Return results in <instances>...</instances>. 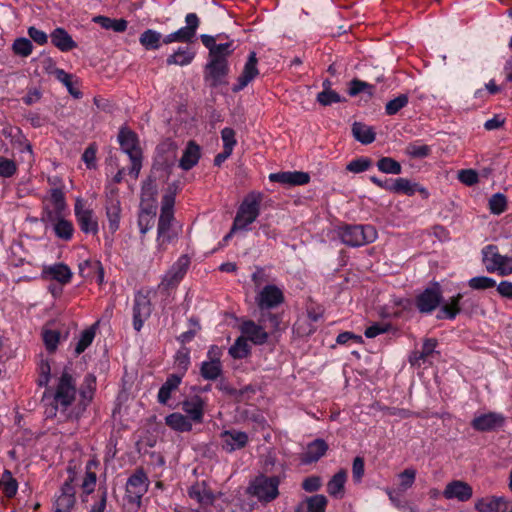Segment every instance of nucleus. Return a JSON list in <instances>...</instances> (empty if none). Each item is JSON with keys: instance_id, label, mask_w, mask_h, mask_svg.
Masks as SVG:
<instances>
[{"instance_id": "nucleus-1", "label": "nucleus", "mask_w": 512, "mask_h": 512, "mask_svg": "<svg viewBox=\"0 0 512 512\" xmlns=\"http://www.w3.org/2000/svg\"><path fill=\"white\" fill-rule=\"evenodd\" d=\"M96 389L97 378L93 373H87L80 387L77 388L76 378L68 368H64L57 381L49 414L55 416L58 410L67 411L76 401L77 393H79V400L73 413L76 418H80L92 403Z\"/></svg>"}, {"instance_id": "nucleus-2", "label": "nucleus", "mask_w": 512, "mask_h": 512, "mask_svg": "<svg viewBox=\"0 0 512 512\" xmlns=\"http://www.w3.org/2000/svg\"><path fill=\"white\" fill-rule=\"evenodd\" d=\"M263 198V193L258 191H251L244 197L237 209L232 224V231H247L249 229V226L260 215Z\"/></svg>"}, {"instance_id": "nucleus-3", "label": "nucleus", "mask_w": 512, "mask_h": 512, "mask_svg": "<svg viewBox=\"0 0 512 512\" xmlns=\"http://www.w3.org/2000/svg\"><path fill=\"white\" fill-rule=\"evenodd\" d=\"M149 478L142 467L137 468L128 478L125 489V500L128 511L137 512L142 503L143 496L147 493Z\"/></svg>"}, {"instance_id": "nucleus-4", "label": "nucleus", "mask_w": 512, "mask_h": 512, "mask_svg": "<svg viewBox=\"0 0 512 512\" xmlns=\"http://www.w3.org/2000/svg\"><path fill=\"white\" fill-rule=\"evenodd\" d=\"M338 236L343 244L360 247L374 242L378 233L376 228L370 224H344L338 227Z\"/></svg>"}, {"instance_id": "nucleus-5", "label": "nucleus", "mask_w": 512, "mask_h": 512, "mask_svg": "<svg viewBox=\"0 0 512 512\" xmlns=\"http://www.w3.org/2000/svg\"><path fill=\"white\" fill-rule=\"evenodd\" d=\"M279 476H257L249 486V492L261 503H270L279 496Z\"/></svg>"}, {"instance_id": "nucleus-6", "label": "nucleus", "mask_w": 512, "mask_h": 512, "mask_svg": "<svg viewBox=\"0 0 512 512\" xmlns=\"http://www.w3.org/2000/svg\"><path fill=\"white\" fill-rule=\"evenodd\" d=\"M443 302V293L439 283L435 282L432 286L425 288L416 295L414 305L421 314L430 315Z\"/></svg>"}, {"instance_id": "nucleus-7", "label": "nucleus", "mask_w": 512, "mask_h": 512, "mask_svg": "<svg viewBox=\"0 0 512 512\" xmlns=\"http://www.w3.org/2000/svg\"><path fill=\"white\" fill-rule=\"evenodd\" d=\"M174 215L160 214L157 224L156 244L159 251H165L169 244L177 241L180 228L176 226Z\"/></svg>"}, {"instance_id": "nucleus-8", "label": "nucleus", "mask_w": 512, "mask_h": 512, "mask_svg": "<svg viewBox=\"0 0 512 512\" xmlns=\"http://www.w3.org/2000/svg\"><path fill=\"white\" fill-rule=\"evenodd\" d=\"M230 72V65L227 59L209 58L204 69V78L209 86L216 88L226 83L225 78Z\"/></svg>"}, {"instance_id": "nucleus-9", "label": "nucleus", "mask_w": 512, "mask_h": 512, "mask_svg": "<svg viewBox=\"0 0 512 512\" xmlns=\"http://www.w3.org/2000/svg\"><path fill=\"white\" fill-rule=\"evenodd\" d=\"M133 328L135 331L140 332L144 322L151 316L152 303L149 297V292L144 293L138 291L134 296L133 302Z\"/></svg>"}, {"instance_id": "nucleus-10", "label": "nucleus", "mask_w": 512, "mask_h": 512, "mask_svg": "<svg viewBox=\"0 0 512 512\" xmlns=\"http://www.w3.org/2000/svg\"><path fill=\"white\" fill-rule=\"evenodd\" d=\"M74 214L82 232L86 234H97L99 231L98 221L94 217L92 209L86 207V201L77 198L74 205Z\"/></svg>"}, {"instance_id": "nucleus-11", "label": "nucleus", "mask_w": 512, "mask_h": 512, "mask_svg": "<svg viewBox=\"0 0 512 512\" xmlns=\"http://www.w3.org/2000/svg\"><path fill=\"white\" fill-rule=\"evenodd\" d=\"M284 301L283 291L274 284L264 286L255 297L258 309H275Z\"/></svg>"}, {"instance_id": "nucleus-12", "label": "nucleus", "mask_w": 512, "mask_h": 512, "mask_svg": "<svg viewBox=\"0 0 512 512\" xmlns=\"http://www.w3.org/2000/svg\"><path fill=\"white\" fill-rule=\"evenodd\" d=\"M200 40L205 48L208 49V57L216 59H227L235 51L234 40L225 43H216V37L208 34H201Z\"/></svg>"}, {"instance_id": "nucleus-13", "label": "nucleus", "mask_w": 512, "mask_h": 512, "mask_svg": "<svg viewBox=\"0 0 512 512\" xmlns=\"http://www.w3.org/2000/svg\"><path fill=\"white\" fill-rule=\"evenodd\" d=\"M221 447L227 453L241 450L249 443V436L244 431L236 429L224 430L220 433Z\"/></svg>"}, {"instance_id": "nucleus-14", "label": "nucleus", "mask_w": 512, "mask_h": 512, "mask_svg": "<svg viewBox=\"0 0 512 512\" xmlns=\"http://www.w3.org/2000/svg\"><path fill=\"white\" fill-rule=\"evenodd\" d=\"M73 477H69L60 488V494L54 502V512H70L76 502V489Z\"/></svg>"}, {"instance_id": "nucleus-15", "label": "nucleus", "mask_w": 512, "mask_h": 512, "mask_svg": "<svg viewBox=\"0 0 512 512\" xmlns=\"http://www.w3.org/2000/svg\"><path fill=\"white\" fill-rule=\"evenodd\" d=\"M118 143L121 150L128 155V157L142 155V150L139 143V137L136 132L127 126H122L119 129L117 136Z\"/></svg>"}, {"instance_id": "nucleus-16", "label": "nucleus", "mask_w": 512, "mask_h": 512, "mask_svg": "<svg viewBox=\"0 0 512 512\" xmlns=\"http://www.w3.org/2000/svg\"><path fill=\"white\" fill-rule=\"evenodd\" d=\"M189 263L187 256H181L166 273L161 286L166 290L176 287L186 275Z\"/></svg>"}, {"instance_id": "nucleus-17", "label": "nucleus", "mask_w": 512, "mask_h": 512, "mask_svg": "<svg viewBox=\"0 0 512 512\" xmlns=\"http://www.w3.org/2000/svg\"><path fill=\"white\" fill-rule=\"evenodd\" d=\"M270 182L286 186H303L310 182V175L304 171H280L268 176Z\"/></svg>"}, {"instance_id": "nucleus-18", "label": "nucleus", "mask_w": 512, "mask_h": 512, "mask_svg": "<svg viewBox=\"0 0 512 512\" xmlns=\"http://www.w3.org/2000/svg\"><path fill=\"white\" fill-rule=\"evenodd\" d=\"M505 418L502 414L488 412L476 416L471 421V427L478 432H491L503 426Z\"/></svg>"}, {"instance_id": "nucleus-19", "label": "nucleus", "mask_w": 512, "mask_h": 512, "mask_svg": "<svg viewBox=\"0 0 512 512\" xmlns=\"http://www.w3.org/2000/svg\"><path fill=\"white\" fill-rule=\"evenodd\" d=\"M442 495L447 500L456 499L459 502H467L472 498L473 488L465 481L452 480L446 485Z\"/></svg>"}, {"instance_id": "nucleus-20", "label": "nucleus", "mask_w": 512, "mask_h": 512, "mask_svg": "<svg viewBox=\"0 0 512 512\" xmlns=\"http://www.w3.org/2000/svg\"><path fill=\"white\" fill-rule=\"evenodd\" d=\"M475 509L478 512H512V500L504 496H491L477 500Z\"/></svg>"}, {"instance_id": "nucleus-21", "label": "nucleus", "mask_w": 512, "mask_h": 512, "mask_svg": "<svg viewBox=\"0 0 512 512\" xmlns=\"http://www.w3.org/2000/svg\"><path fill=\"white\" fill-rule=\"evenodd\" d=\"M257 64L258 59L256 53L254 51H251L248 55L243 71L237 79V83L232 88L233 92L237 93L242 91L250 82H252L259 75Z\"/></svg>"}, {"instance_id": "nucleus-22", "label": "nucleus", "mask_w": 512, "mask_h": 512, "mask_svg": "<svg viewBox=\"0 0 512 512\" xmlns=\"http://www.w3.org/2000/svg\"><path fill=\"white\" fill-rule=\"evenodd\" d=\"M240 332L248 340L255 345H263L267 342L269 335L265 331L263 325L253 320H244L239 326Z\"/></svg>"}, {"instance_id": "nucleus-23", "label": "nucleus", "mask_w": 512, "mask_h": 512, "mask_svg": "<svg viewBox=\"0 0 512 512\" xmlns=\"http://www.w3.org/2000/svg\"><path fill=\"white\" fill-rule=\"evenodd\" d=\"M483 262L488 272L500 271L504 273V265L507 258L501 255L498 247L494 244H489L482 249Z\"/></svg>"}, {"instance_id": "nucleus-24", "label": "nucleus", "mask_w": 512, "mask_h": 512, "mask_svg": "<svg viewBox=\"0 0 512 512\" xmlns=\"http://www.w3.org/2000/svg\"><path fill=\"white\" fill-rule=\"evenodd\" d=\"M464 296V294L457 293L450 297L447 301L443 300L436 318L438 320H455L459 314L463 313L461 299L464 298Z\"/></svg>"}, {"instance_id": "nucleus-25", "label": "nucleus", "mask_w": 512, "mask_h": 512, "mask_svg": "<svg viewBox=\"0 0 512 512\" xmlns=\"http://www.w3.org/2000/svg\"><path fill=\"white\" fill-rule=\"evenodd\" d=\"M205 405V400L202 397L194 395L182 402V410L187 414L186 417L191 422L201 424L204 420Z\"/></svg>"}, {"instance_id": "nucleus-26", "label": "nucleus", "mask_w": 512, "mask_h": 512, "mask_svg": "<svg viewBox=\"0 0 512 512\" xmlns=\"http://www.w3.org/2000/svg\"><path fill=\"white\" fill-rule=\"evenodd\" d=\"M328 444L324 439L317 438L308 443L306 450L300 455V462L303 465H310L320 460L328 450Z\"/></svg>"}, {"instance_id": "nucleus-27", "label": "nucleus", "mask_w": 512, "mask_h": 512, "mask_svg": "<svg viewBox=\"0 0 512 512\" xmlns=\"http://www.w3.org/2000/svg\"><path fill=\"white\" fill-rule=\"evenodd\" d=\"M395 193L403 194L406 196H413L416 193H419L421 198L426 200L429 198L430 193L428 189L417 182H412L407 178H397L395 179Z\"/></svg>"}, {"instance_id": "nucleus-28", "label": "nucleus", "mask_w": 512, "mask_h": 512, "mask_svg": "<svg viewBox=\"0 0 512 512\" xmlns=\"http://www.w3.org/2000/svg\"><path fill=\"white\" fill-rule=\"evenodd\" d=\"M42 274L45 278L57 281L61 285L71 282L73 273L68 265L64 263H56L43 268Z\"/></svg>"}, {"instance_id": "nucleus-29", "label": "nucleus", "mask_w": 512, "mask_h": 512, "mask_svg": "<svg viewBox=\"0 0 512 512\" xmlns=\"http://www.w3.org/2000/svg\"><path fill=\"white\" fill-rule=\"evenodd\" d=\"M186 26L175 31L178 42L189 43L196 36L197 29L200 25V19L196 13H188L185 16Z\"/></svg>"}, {"instance_id": "nucleus-30", "label": "nucleus", "mask_w": 512, "mask_h": 512, "mask_svg": "<svg viewBox=\"0 0 512 512\" xmlns=\"http://www.w3.org/2000/svg\"><path fill=\"white\" fill-rule=\"evenodd\" d=\"M201 157V148L193 140L189 141L179 160V167L184 171L191 170L196 166Z\"/></svg>"}, {"instance_id": "nucleus-31", "label": "nucleus", "mask_w": 512, "mask_h": 512, "mask_svg": "<svg viewBox=\"0 0 512 512\" xmlns=\"http://www.w3.org/2000/svg\"><path fill=\"white\" fill-rule=\"evenodd\" d=\"M50 38L52 44L61 52H69L77 47V43L64 28H55L50 34Z\"/></svg>"}, {"instance_id": "nucleus-32", "label": "nucleus", "mask_w": 512, "mask_h": 512, "mask_svg": "<svg viewBox=\"0 0 512 512\" xmlns=\"http://www.w3.org/2000/svg\"><path fill=\"white\" fill-rule=\"evenodd\" d=\"M182 382V375L170 374L158 391L157 400L160 404L166 405L171 399L174 391L178 390Z\"/></svg>"}, {"instance_id": "nucleus-33", "label": "nucleus", "mask_w": 512, "mask_h": 512, "mask_svg": "<svg viewBox=\"0 0 512 512\" xmlns=\"http://www.w3.org/2000/svg\"><path fill=\"white\" fill-rule=\"evenodd\" d=\"M106 216L108 220V229L114 234L120 226L121 205L118 199L110 198L106 203Z\"/></svg>"}, {"instance_id": "nucleus-34", "label": "nucleus", "mask_w": 512, "mask_h": 512, "mask_svg": "<svg viewBox=\"0 0 512 512\" xmlns=\"http://www.w3.org/2000/svg\"><path fill=\"white\" fill-rule=\"evenodd\" d=\"M352 134L354 138L364 145L375 141L376 133L373 127L361 122H354L352 125Z\"/></svg>"}, {"instance_id": "nucleus-35", "label": "nucleus", "mask_w": 512, "mask_h": 512, "mask_svg": "<svg viewBox=\"0 0 512 512\" xmlns=\"http://www.w3.org/2000/svg\"><path fill=\"white\" fill-rule=\"evenodd\" d=\"M223 372V365L221 361H203L200 364L199 374L204 380H217Z\"/></svg>"}, {"instance_id": "nucleus-36", "label": "nucleus", "mask_w": 512, "mask_h": 512, "mask_svg": "<svg viewBox=\"0 0 512 512\" xmlns=\"http://www.w3.org/2000/svg\"><path fill=\"white\" fill-rule=\"evenodd\" d=\"M195 58V52L189 47H179L173 54L169 55L166 59L167 65H189Z\"/></svg>"}, {"instance_id": "nucleus-37", "label": "nucleus", "mask_w": 512, "mask_h": 512, "mask_svg": "<svg viewBox=\"0 0 512 512\" xmlns=\"http://www.w3.org/2000/svg\"><path fill=\"white\" fill-rule=\"evenodd\" d=\"M165 423L177 432H190L192 422L183 414L174 412L165 417Z\"/></svg>"}, {"instance_id": "nucleus-38", "label": "nucleus", "mask_w": 512, "mask_h": 512, "mask_svg": "<svg viewBox=\"0 0 512 512\" xmlns=\"http://www.w3.org/2000/svg\"><path fill=\"white\" fill-rule=\"evenodd\" d=\"M162 34L153 29H147L141 33L139 43L147 51L158 50L161 47Z\"/></svg>"}, {"instance_id": "nucleus-39", "label": "nucleus", "mask_w": 512, "mask_h": 512, "mask_svg": "<svg viewBox=\"0 0 512 512\" xmlns=\"http://www.w3.org/2000/svg\"><path fill=\"white\" fill-rule=\"evenodd\" d=\"M93 22L100 25L102 28L106 30H113L114 32L122 33L126 31L128 22L121 19H112L107 16L99 15L93 18Z\"/></svg>"}, {"instance_id": "nucleus-40", "label": "nucleus", "mask_w": 512, "mask_h": 512, "mask_svg": "<svg viewBox=\"0 0 512 512\" xmlns=\"http://www.w3.org/2000/svg\"><path fill=\"white\" fill-rule=\"evenodd\" d=\"M54 75L56 79L67 88L69 94L72 97H74L75 99L82 98L83 93L80 91L78 87L75 86L72 74L67 73L65 70L61 68H56L54 71Z\"/></svg>"}, {"instance_id": "nucleus-41", "label": "nucleus", "mask_w": 512, "mask_h": 512, "mask_svg": "<svg viewBox=\"0 0 512 512\" xmlns=\"http://www.w3.org/2000/svg\"><path fill=\"white\" fill-rule=\"evenodd\" d=\"M346 479L347 473L345 470H340L334 474L327 484V492L329 495L335 498L341 497Z\"/></svg>"}, {"instance_id": "nucleus-42", "label": "nucleus", "mask_w": 512, "mask_h": 512, "mask_svg": "<svg viewBox=\"0 0 512 512\" xmlns=\"http://www.w3.org/2000/svg\"><path fill=\"white\" fill-rule=\"evenodd\" d=\"M190 348L186 346H182L175 354L174 365L178 371V375H182L184 377L185 373L188 371L191 358H190Z\"/></svg>"}, {"instance_id": "nucleus-43", "label": "nucleus", "mask_w": 512, "mask_h": 512, "mask_svg": "<svg viewBox=\"0 0 512 512\" xmlns=\"http://www.w3.org/2000/svg\"><path fill=\"white\" fill-rule=\"evenodd\" d=\"M53 230L56 237L64 241H70L75 231L73 223L63 217L57 219L53 225Z\"/></svg>"}, {"instance_id": "nucleus-44", "label": "nucleus", "mask_w": 512, "mask_h": 512, "mask_svg": "<svg viewBox=\"0 0 512 512\" xmlns=\"http://www.w3.org/2000/svg\"><path fill=\"white\" fill-rule=\"evenodd\" d=\"M273 309H259L258 322L263 325L264 328L270 327L272 330H278L282 321V315L279 313H273Z\"/></svg>"}, {"instance_id": "nucleus-45", "label": "nucleus", "mask_w": 512, "mask_h": 512, "mask_svg": "<svg viewBox=\"0 0 512 512\" xmlns=\"http://www.w3.org/2000/svg\"><path fill=\"white\" fill-rule=\"evenodd\" d=\"M96 335L95 325L83 330L75 345V355L79 356L82 354L93 342Z\"/></svg>"}, {"instance_id": "nucleus-46", "label": "nucleus", "mask_w": 512, "mask_h": 512, "mask_svg": "<svg viewBox=\"0 0 512 512\" xmlns=\"http://www.w3.org/2000/svg\"><path fill=\"white\" fill-rule=\"evenodd\" d=\"M0 488L4 495L9 499L15 497L17 494L18 482L9 470H5L3 472L0 480Z\"/></svg>"}, {"instance_id": "nucleus-47", "label": "nucleus", "mask_w": 512, "mask_h": 512, "mask_svg": "<svg viewBox=\"0 0 512 512\" xmlns=\"http://www.w3.org/2000/svg\"><path fill=\"white\" fill-rule=\"evenodd\" d=\"M248 340L242 335L238 337L234 344L229 348V355L234 359H243L250 354Z\"/></svg>"}, {"instance_id": "nucleus-48", "label": "nucleus", "mask_w": 512, "mask_h": 512, "mask_svg": "<svg viewBox=\"0 0 512 512\" xmlns=\"http://www.w3.org/2000/svg\"><path fill=\"white\" fill-rule=\"evenodd\" d=\"M417 471L415 468L409 467L404 469L398 474L399 484L397 489L398 492H405L410 489L416 480Z\"/></svg>"}, {"instance_id": "nucleus-49", "label": "nucleus", "mask_w": 512, "mask_h": 512, "mask_svg": "<svg viewBox=\"0 0 512 512\" xmlns=\"http://www.w3.org/2000/svg\"><path fill=\"white\" fill-rule=\"evenodd\" d=\"M405 154L414 159L426 158L431 154V147L414 141L406 146Z\"/></svg>"}, {"instance_id": "nucleus-50", "label": "nucleus", "mask_w": 512, "mask_h": 512, "mask_svg": "<svg viewBox=\"0 0 512 512\" xmlns=\"http://www.w3.org/2000/svg\"><path fill=\"white\" fill-rule=\"evenodd\" d=\"M377 168L382 173L399 175L402 173L401 164L391 157H381L377 161Z\"/></svg>"}, {"instance_id": "nucleus-51", "label": "nucleus", "mask_w": 512, "mask_h": 512, "mask_svg": "<svg viewBox=\"0 0 512 512\" xmlns=\"http://www.w3.org/2000/svg\"><path fill=\"white\" fill-rule=\"evenodd\" d=\"M507 197L503 193L493 194L488 201V208L491 214L500 215L507 210Z\"/></svg>"}, {"instance_id": "nucleus-52", "label": "nucleus", "mask_w": 512, "mask_h": 512, "mask_svg": "<svg viewBox=\"0 0 512 512\" xmlns=\"http://www.w3.org/2000/svg\"><path fill=\"white\" fill-rule=\"evenodd\" d=\"M37 385L39 387H48L51 380V366L48 359H41L37 366Z\"/></svg>"}, {"instance_id": "nucleus-53", "label": "nucleus", "mask_w": 512, "mask_h": 512, "mask_svg": "<svg viewBox=\"0 0 512 512\" xmlns=\"http://www.w3.org/2000/svg\"><path fill=\"white\" fill-rule=\"evenodd\" d=\"M409 102V98L406 94H400L396 98L388 101L385 106V113L388 116L397 114L402 108H404Z\"/></svg>"}, {"instance_id": "nucleus-54", "label": "nucleus", "mask_w": 512, "mask_h": 512, "mask_svg": "<svg viewBox=\"0 0 512 512\" xmlns=\"http://www.w3.org/2000/svg\"><path fill=\"white\" fill-rule=\"evenodd\" d=\"M50 200L58 215H62L66 209L65 194L61 187H55L50 190Z\"/></svg>"}, {"instance_id": "nucleus-55", "label": "nucleus", "mask_w": 512, "mask_h": 512, "mask_svg": "<svg viewBox=\"0 0 512 512\" xmlns=\"http://www.w3.org/2000/svg\"><path fill=\"white\" fill-rule=\"evenodd\" d=\"M316 100L322 106H330V105H332L334 103H340V102L345 101V98H343L335 90H327V91L319 92L317 94Z\"/></svg>"}, {"instance_id": "nucleus-56", "label": "nucleus", "mask_w": 512, "mask_h": 512, "mask_svg": "<svg viewBox=\"0 0 512 512\" xmlns=\"http://www.w3.org/2000/svg\"><path fill=\"white\" fill-rule=\"evenodd\" d=\"M412 300L409 298H399L394 301V305L396 309L392 311L391 313L382 312L381 316L383 318L386 317H394L399 318L402 315L403 311H410L412 308Z\"/></svg>"}, {"instance_id": "nucleus-57", "label": "nucleus", "mask_w": 512, "mask_h": 512, "mask_svg": "<svg viewBox=\"0 0 512 512\" xmlns=\"http://www.w3.org/2000/svg\"><path fill=\"white\" fill-rule=\"evenodd\" d=\"M13 52L21 57H28L33 51L31 40L20 37L17 38L12 45Z\"/></svg>"}, {"instance_id": "nucleus-58", "label": "nucleus", "mask_w": 512, "mask_h": 512, "mask_svg": "<svg viewBox=\"0 0 512 512\" xmlns=\"http://www.w3.org/2000/svg\"><path fill=\"white\" fill-rule=\"evenodd\" d=\"M307 512H325L328 500L324 495L316 494L306 500Z\"/></svg>"}, {"instance_id": "nucleus-59", "label": "nucleus", "mask_w": 512, "mask_h": 512, "mask_svg": "<svg viewBox=\"0 0 512 512\" xmlns=\"http://www.w3.org/2000/svg\"><path fill=\"white\" fill-rule=\"evenodd\" d=\"M18 171V165L13 159L0 156V177L12 178Z\"/></svg>"}, {"instance_id": "nucleus-60", "label": "nucleus", "mask_w": 512, "mask_h": 512, "mask_svg": "<svg viewBox=\"0 0 512 512\" xmlns=\"http://www.w3.org/2000/svg\"><path fill=\"white\" fill-rule=\"evenodd\" d=\"M438 345V341L435 338H426L423 342L422 349L420 350V354H418L419 358H423V363H430V358L437 353L436 347Z\"/></svg>"}, {"instance_id": "nucleus-61", "label": "nucleus", "mask_w": 512, "mask_h": 512, "mask_svg": "<svg viewBox=\"0 0 512 512\" xmlns=\"http://www.w3.org/2000/svg\"><path fill=\"white\" fill-rule=\"evenodd\" d=\"M468 285L473 290H486L496 286V281L487 276H476L468 281Z\"/></svg>"}, {"instance_id": "nucleus-62", "label": "nucleus", "mask_w": 512, "mask_h": 512, "mask_svg": "<svg viewBox=\"0 0 512 512\" xmlns=\"http://www.w3.org/2000/svg\"><path fill=\"white\" fill-rule=\"evenodd\" d=\"M372 166V160L368 157H358L351 160L346 169L352 173H361L367 171Z\"/></svg>"}, {"instance_id": "nucleus-63", "label": "nucleus", "mask_w": 512, "mask_h": 512, "mask_svg": "<svg viewBox=\"0 0 512 512\" xmlns=\"http://www.w3.org/2000/svg\"><path fill=\"white\" fill-rule=\"evenodd\" d=\"M392 329L391 323L375 322L365 329L364 335L367 338H375L380 334L390 332Z\"/></svg>"}, {"instance_id": "nucleus-64", "label": "nucleus", "mask_w": 512, "mask_h": 512, "mask_svg": "<svg viewBox=\"0 0 512 512\" xmlns=\"http://www.w3.org/2000/svg\"><path fill=\"white\" fill-rule=\"evenodd\" d=\"M175 191L169 188L162 196L160 214L174 215Z\"/></svg>"}]
</instances>
